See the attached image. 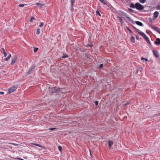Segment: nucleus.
I'll return each instance as SVG.
<instances>
[{
    "label": "nucleus",
    "instance_id": "obj_14",
    "mask_svg": "<svg viewBox=\"0 0 160 160\" xmlns=\"http://www.w3.org/2000/svg\"><path fill=\"white\" fill-rule=\"evenodd\" d=\"M135 23L138 25L141 26H143V24L141 22H139V21H135Z\"/></svg>",
    "mask_w": 160,
    "mask_h": 160
},
{
    "label": "nucleus",
    "instance_id": "obj_35",
    "mask_svg": "<svg viewBox=\"0 0 160 160\" xmlns=\"http://www.w3.org/2000/svg\"><path fill=\"white\" fill-rule=\"evenodd\" d=\"M24 4H21L18 5V6L19 7H24Z\"/></svg>",
    "mask_w": 160,
    "mask_h": 160
},
{
    "label": "nucleus",
    "instance_id": "obj_26",
    "mask_svg": "<svg viewBox=\"0 0 160 160\" xmlns=\"http://www.w3.org/2000/svg\"><path fill=\"white\" fill-rule=\"evenodd\" d=\"M44 24L43 22H41L40 24V25H39V27H42L43 26Z\"/></svg>",
    "mask_w": 160,
    "mask_h": 160
},
{
    "label": "nucleus",
    "instance_id": "obj_30",
    "mask_svg": "<svg viewBox=\"0 0 160 160\" xmlns=\"http://www.w3.org/2000/svg\"><path fill=\"white\" fill-rule=\"evenodd\" d=\"M58 149L60 151H61V150H62V147L61 146H59L58 147Z\"/></svg>",
    "mask_w": 160,
    "mask_h": 160
},
{
    "label": "nucleus",
    "instance_id": "obj_36",
    "mask_svg": "<svg viewBox=\"0 0 160 160\" xmlns=\"http://www.w3.org/2000/svg\"><path fill=\"white\" fill-rule=\"evenodd\" d=\"M68 55H64L62 57V58H68Z\"/></svg>",
    "mask_w": 160,
    "mask_h": 160
},
{
    "label": "nucleus",
    "instance_id": "obj_1",
    "mask_svg": "<svg viewBox=\"0 0 160 160\" xmlns=\"http://www.w3.org/2000/svg\"><path fill=\"white\" fill-rule=\"evenodd\" d=\"M118 13L119 15L120 16L125 17L127 20L129 21L130 22L132 23H134L133 20L131 19L130 17H129L126 13L122 11H119Z\"/></svg>",
    "mask_w": 160,
    "mask_h": 160
},
{
    "label": "nucleus",
    "instance_id": "obj_8",
    "mask_svg": "<svg viewBox=\"0 0 160 160\" xmlns=\"http://www.w3.org/2000/svg\"><path fill=\"white\" fill-rule=\"evenodd\" d=\"M17 58L16 57H14L12 59V62H11V64L12 65H13L15 62L16 61Z\"/></svg>",
    "mask_w": 160,
    "mask_h": 160
},
{
    "label": "nucleus",
    "instance_id": "obj_18",
    "mask_svg": "<svg viewBox=\"0 0 160 160\" xmlns=\"http://www.w3.org/2000/svg\"><path fill=\"white\" fill-rule=\"evenodd\" d=\"M130 40L131 42L133 43H134L135 42V40L134 37L132 36L131 37Z\"/></svg>",
    "mask_w": 160,
    "mask_h": 160
},
{
    "label": "nucleus",
    "instance_id": "obj_17",
    "mask_svg": "<svg viewBox=\"0 0 160 160\" xmlns=\"http://www.w3.org/2000/svg\"><path fill=\"white\" fill-rule=\"evenodd\" d=\"M130 7L132 8H136V3L134 4L133 3H131L130 5Z\"/></svg>",
    "mask_w": 160,
    "mask_h": 160
},
{
    "label": "nucleus",
    "instance_id": "obj_6",
    "mask_svg": "<svg viewBox=\"0 0 160 160\" xmlns=\"http://www.w3.org/2000/svg\"><path fill=\"white\" fill-rule=\"evenodd\" d=\"M151 27L154 30L160 34V28L158 27H155L154 26H151Z\"/></svg>",
    "mask_w": 160,
    "mask_h": 160
},
{
    "label": "nucleus",
    "instance_id": "obj_25",
    "mask_svg": "<svg viewBox=\"0 0 160 160\" xmlns=\"http://www.w3.org/2000/svg\"><path fill=\"white\" fill-rule=\"evenodd\" d=\"M128 10L130 12H134V10L131 9V8H128Z\"/></svg>",
    "mask_w": 160,
    "mask_h": 160
},
{
    "label": "nucleus",
    "instance_id": "obj_20",
    "mask_svg": "<svg viewBox=\"0 0 160 160\" xmlns=\"http://www.w3.org/2000/svg\"><path fill=\"white\" fill-rule=\"evenodd\" d=\"M133 27V28L135 29V30L136 31L138 32L139 34V33H141V31L139 30L137 28H136L135 27H134L133 26H132Z\"/></svg>",
    "mask_w": 160,
    "mask_h": 160
},
{
    "label": "nucleus",
    "instance_id": "obj_43",
    "mask_svg": "<svg viewBox=\"0 0 160 160\" xmlns=\"http://www.w3.org/2000/svg\"><path fill=\"white\" fill-rule=\"evenodd\" d=\"M11 54H9V55L8 56V57H9V58H10V57H11Z\"/></svg>",
    "mask_w": 160,
    "mask_h": 160
},
{
    "label": "nucleus",
    "instance_id": "obj_7",
    "mask_svg": "<svg viewBox=\"0 0 160 160\" xmlns=\"http://www.w3.org/2000/svg\"><path fill=\"white\" fill-rule=\"evenodd\" d=\"M35 67L34 66H32L28 71V73L29 74L31 73L32 72L33 70L35 69Z\"/></svg>",
    "mask_w": 160,
    "mask_h": 160
},
{
    "label": "nucleus",
    "instance_id": "obj_28",
    "mask_svg": "<svg viewBox=\"0 0 160 160\" xmlns=\"http://www.w3.org/2000/svg\"><path fill=\"white\" fill-rule=\"evenodd\" d=\"M157 10H160V5H158L157 6Z\"/></svg>",
    "mask_w": 160,
    "mask_h": 160
},
{
    "label": "nucleus",
    "instance_id": "obj_44",
    "mask_svg": "<svg viewBox=\"0 0 160 160\" xmlns=\"http://www.w3.org/2000/svg\"><path fill=\"white\" fill-rule=\"evenodd\" d=\"M128 104H129V103H128V102L127 103L125 104V105H128Z\"/></svg>",
    "mask_w": 160,
    "mask_h": 160
},
{
    "label": "nucleus",
    "instance_id": "obj_38",
    "mask_svg": "<svg viewBox=\"0 0 160 160\" xmlns=\"http://www.w3.org/2000/svg\"><path fill=\"white\" fill-rule=\"evenodd\" d=\"M95 104L96 106H97L98 105V102L97 101H95Z\"/></svg>",
    "mask_w": 160,
    "mask_h": 160
},
{
    "label": "nucleus",
    "instance_id": "obj_37",
    "mask_svg": "<svg viewBox=\"0 0 160 160\" xmlns=\"http://www.w3.org/2000/svg\"><path fill=\"white\" fill-rule=\"evenodd\" d=\"M56 129V128H50L49 129V130H50L51 131H52L53 130L55 129Z\"/></svg>",
    "mask_w": 160,
    "mask_h": 160
},
{
    "label": "nucleus",
    "instance_id": "obj_5",
    "mask_svg": "<svg viewBox=\"0 0 160 160\" xmlns=\"http://www.w3.org/2000/svg\"><path fill=\"white\" fill-rule=\"evenodd\" d=\"M17 89V88L15 86H13L10 88L8 89L9 93H10L14 91H15Z\"/></svg>",
    "mask_w": 160,
    "mask_h": 160
},
{
    "label": "nucleus",
    "instance_id": "obj_33",
    "mask_svg": "<svg viewBox=\"0 0 160 160\" xmlns=\"http://www.w3.org/2000/svg\"><path fill=\"white\" fill-rule=\"evenodd\" d=\"M103 64H101L99 66V69H102V67H103Z\"/></svg>",
    "mask_w": 160,
    "mask_h": 160
},
{
    "label": "nucleus",
    "instance_id": "obj_29",
    "mask_svg": "<svg viewBox=\"0 0 160 160\" xmlns=\"http://www.w3.org/2000/svg\"><path fill=\"white\" fill-rule=\"evenodd\" d=\"M141 59L142 60H145L146 61H148V60L146 58H144L143 57H142L141 58Z\"/></svg>",
    "mask_w": 160,
    "mask_h": 160
},
{
    "label": "nucleus",
    "instance_id": "obj_32",
    "mask_svg": "<svg viewBox=\"0 0 160 160\" xmlns=\"http://www.w3.org/2000/svg\"><path fill=\"white\" fill-rule=\"evenodd\" d=\"M96 14L97 15H98L100 16H101L100 14V13H99V12L98 11H96Z\"/></svg>",
    "mask_w": 160,
    "mask_h": 160
},
{
    "label": "nucleus",
    "instance_id": "obj_15",
    "mask_svg": "<svg viewBox=\"0 0 160 160\" xmlns=\"http://www.w3.org/2000/svg\"><path fill=\"white\" fill-rule=\"evenodd\" d=\"M155 42L156 45L159 44H160V39L159 38H157Z\"/></svg>",
    "mask_w": 160,
    "mask_h": 160
},
{
    "label": "nucleus",
    "instance_id": "obj_21",
    "mask_svg": "<svg viewBox=\"0 0 160 160\" xmlns=\"http://www.w3.org/2000/svg\"><path fill=\"white\" fill-rule=\"evenodd\" d=\"M126 28L127 29L128 31H129L132 34H133V32L130 29V28H129L128 27H126Z\"/></svg>",
    "mask_w": 160,
    "mask_h": 160
},
{
    "label": "nucleus",
    "instance_id": "obj_31",
    "mask_svg": "<svg viewBox=\"0 0 160 160\" xmlns=\"http://www.w3.org/2000/svg\"><path fill=\"white\" fill-rule=\"evenodd\" d=\"M99 1L101 2L102 3H104L105 4H106V2L103 1V0H99Z\"/></svg>",
    "mask_w": 160,
    "mask_h": 160
},
{
    "label": "nucleus",
    "instance_id": "obj_22",
    "mask_svg": "<svg viewBox=\"0 0 160 160\" xmlns=\"http://www.w3.org/2000/svg\"><path fill=\"white\" fill-rule=\"evenodd\" d=\"M3 52L4 56L6 57L7 55V53L5 52V50L3 48Z\"/></svg>",
    "mask_w": 160,
    "mask_h": 160
},
{
    "label": "nucleus",
    "instance_id": "obj_12",
    "mask_svg": "<svg viewBox=\"0 0 160 160\" xmlns=\"http://www.w3.org/2000/svg\"><path fill=\"white\" fill-rule=\"evenodd\" d=\"M108 147L109 148H110L113 144V142L112 141L108 140Z\"/></svg>",
    "mask_w": 160,
    "mask_h": 160
},
{
    "label": "nucleus",
    "instance_id": "obj_3",
    "mask_svg": "<svg viewBox=\"0 0 160 160\" xmlns=\"http://www.w3.org/2000/svg\"><path fill=\"white\" fill-rule=\"evenodd\" d=\"M49 92L52 93H58L60 91L59 88H57L55 87H53L52 88H49Z\"/></svg>",
    "mask_w": 160,
    "mask_h": 160
},
{
    "label": "nucleus",
    "instance_id": "obj_42",
    "mask_svg": "<svg viewBox=\"0 0 160 160\" xmlns=\"http://www.w3.org/2000/svg\"><path fill=\"white\" fill-rule=\"evenodd\" d=\"M34 19V18H33V17H32L31 18V19H30V22H31V21L32 20V19Z\"/></svg>",
    "mask_w": 160,
    "mask_h": 160
},
{
    "label": "nucleus",
    "instance_id": "obj_4",
    "mask_svg": "<svg viewBox=\"0 0 160 160\" xmlns=\"http://www.w3.org/2000/svg\"><path fill=\"white\" fill-rule=\"evenodd\" d=\"M144 8V7L139 2L136 3V8L139 10H142Z\"/></svg>",
    "mask_w": 160,
    "mask_h": 160
},
{
    "label": "nucleus",
    "instance_id": "obj_11",
    "mask_svg": "<svg viewBox=\"0 0 160 160\" xmlns=\"http://www.w3.org/2000/svg\"><path fill=\"white\" fill-rule=\"evenodd\" d=\"M159 12L158 11H155L153 14V17L155 19L158 16Z\"/></svg>",
    "mask_w": 160,
    "mask_h": 160
},
{
    "label": "nucleus",
    "instance_id": "obj_27",
    "mask_svg": "<svg viewBox=\"0 0 160 160\" xmlns=\"http://www.w3.org/2000/svg\"><path fill=\"white\" fill-rule=\"evenodd\" d=\"M10 58H9V57H7L5 58V59H4V60L6 61H8L10 59Z\"/></svg>",
    "mask_w": 160,
    "mask_h": 160
},
{
    "label": "nucleus",
    "instance_id": "obj_34",
    "mask_svg": "<svg viewBox=\"0 0 160 160\" xmlns=\"http://www.w3.org/2000/svg\"><path fill=\"white\" fill-rule=\"evenodd\" d=\"M38 48H34V52H37V51L38 50Z\"/></svg>",
    "mask_w": 160,
    "mask_h": 160
},
{
    "label": "nucleus",
    "instance_id": "obj_16",
    "mask_svg": "<svg viewBox=\"0 0 160 160\" xmlns=\"http://www.w3.org/2000/svg\"><path fill=\"white\" fill-rule=\"evenodd\" d=\"M117 18L119 19V22L121 23V24H123L124 22L123 21V20L121 18V17H120L119 16H118Z\"/></svg>",
    "mask_w": 160,
    "mask_h": 160
},
{
    "label": "nucleus",
    "instance_id": "obj_39",
    "mask_svg": "<svg viewBox=\"0 0 160 160\" xmlns=\"http://www.w3.org/2000/svg\"><path fill=\"white\" fill-rule=\"evenodd\" d=\"M136 39L138 40L139 39V36L138 35H136Z\"/></svg>",
    "mask_w": 160,
    "mask_h": 160
},
{
    "label": "nucleus",
    "instance_id": "obj_10",
    "mask_svg": "<svg viewBox=\"0 0 160 160\" xmlns=\"http://www.w3.org/2000/svg\"><path fill=\"white\" fill-rule=\"evenodd\" d=\"M75 0H70V6L71 7L72 10L73 9V4L75 3Z\"/></svg>",
    "mask_w": 160,
    "mask_h": 160
},
{
    "label": "nucleus",
    "instance_id": "obj_46",
    "mask_svg": "<svg viewBox=\"0 0 160 160\" xmlns=\"http://www.w3.org/2000/svg\"><path fill=\"white\" fill-rule=\"evenodd\" d=\"M20 160H24L23 159H20Z\"/></svg>",
    "mask_w": 160,
    "mask_h": 160
},
{
    "label": "nucleus",
    "instance_id": "obj_41",
    "mask_svg": "<svg viewBox=\"0 0 160 160\" xmlns=\"http://www.w3.org/2000/svg\"><path fill=\"white\" fill-rule=\"evenodd\" d=\"M0 93L2 95H3L4 94V92H0Z\"/></svg>",
    "mask_w": 160,
    "mask_h": 160
},
{
    "label": "nucleus",
    "instance_id": "obj_45",
    "mask_svg": "<svg viewBox=\"0 0 160 160\" xmlns=\"http://www.w3.org/2000/svg\"><path fill=\"white\" fill-rule=\"evenodd\" d=\"M158 116H159V115H160V113H159L158 114Z\"/></svg>",
    "mask_w": 160,
    "mask_h": 160
},
{
    "label": "nucleus",
    "instance_id": "obj_19",
    "mask_svg": "<svg viewBox=\"0 0 160 160\" xmlns=\"http://www.w3.org/2000/svg\"><path fill=\"white\" fill-rule=\"evenodd\" d=\"M32 144H33V145H34L36 146H38V147H41L42 148H44L42 146L38 144H37V143H32Z\"/></svg>",
    "mask_w": 160,
    "mask_h": 160
},
{
    "label": "nucleus",
    "instance_id": "obj_23",
    "mask_svg": "<svg viewBox=\"0 0 160 160\" xmlns=\"http://www.w3.org/2000/svg\"><path fill=\"white\" fill-rule=\"evenodd\" d=\"M146 0H139V1L141 3H144L146 1Z\"/></svg>",
    "mask_w": 160,
    "mask_h": 160
},
{
    "label": "nucleus",
    "instance_id": "obj_40",
    "mask_svg": "<svg viewBox=\"0 0 160 160\" xmlns=\"http://www.w3.org/2000/svg\"><path fill=\"white\" fill-rule=\"evenodd\" d=\"M87 46H89L90 47H92V45H90V44H87Z\"/></svg>",
    "mask_w": 160,
    "mask_h": 160
},
{
    "label": "nucleus",
    "instance_id": "obj_24",
    "mask_svg": "<svg viewBox=\"0 0 160 160\" xmlns=\"http://www.w3.org/2000/svg\"><path fill=\"white\" fill-rule=\"evenodd\" d=\"M40 33V29L39 28H38L37 29V34L38 35Z\"/></svg>",
    "mask_w": 160,
    "mask_h": 160
},
{
    "label": "nucleus",
    "instance_id": "obj_9",
    "mask_svg": "<svg viewBox=\"0 0 160 160\" xmlns=\"http://www.w3.org/2000/svg\"><path fill=\"white\" fill-rule=\"evenodd\" d=\"M153 52L154 55L156 57L158 58L159 57V55L158 52L157 51L155 50H153Z\"/></svg>",
    "mask_w": 160,
    "mask_h": 160
},
{
    "label": "nucleus",
    "instance_id": "obj_13",
    "mask_svg": "<svg viewBox=\"0 0 160 160\" xmlns=\"http://www.w3.org/2000/svg\"><path fill=\"white\" fill-rule=\"evenodd\" d=\"M35 4L38 5L39 7L40 8H42L43 6H44V4H42L41 3H36Z\"/></svg>",
    "mask_w": 160,
    "mask_h": 160
},
{
    "label": "nucleus",
    "instance_id": "obj_2",
    "mask_svg": "<svg viewBox=\"0 0 160 160\" xmlns=\"http://www.w3.org/2000/svg\"><path fill=\"white\" fill-rule=\"evenodd\" d=\"M139 34L145 39L147 42L149 44H151L150 42L148 37L143 32L139 33Z\"/></svg>",
    "mask_w": 160,
    "mask_h": 160
}]
</instances>
